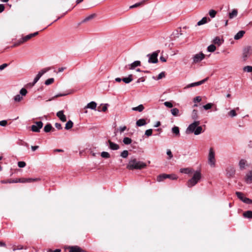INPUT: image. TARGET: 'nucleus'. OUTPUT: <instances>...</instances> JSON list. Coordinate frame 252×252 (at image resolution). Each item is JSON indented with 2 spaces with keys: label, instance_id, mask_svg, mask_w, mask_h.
I'll return each instance as SVG.
<instances>
[{
  "label": "nucleus",
  "instance_id": "nucleus-59",
  "mask_svg": "<svg viewBox=\"0 0 252 252\" xmlns=\"http://www.w3.org/2000/svg\"><path fill=\"white\" fill-rule=\"evenodd\" d=\"M7 122L6 120H2L0 121V126H5L7 125Z\"/></svg>",
  "mask_w": 252,
  "mask_h": 252
},
{
  "label": "nucleus",
  "instance_id": "nucleus-2",
  "mask_svg": "<svg viewBox=\"0 0 252 252\" xmlns=\"http://www.w3.org/2000/svg\"><path fill=\"white\" fill-rule=\"evenodd\" d=\"M193 174L191 178L187 182L188 188H191L195 186L201 180L202 175L200 171L196 170L193 172Z\"/></svg>",
  "mask_w": 252,
  "mask_h": 252
},
{
  "label": "nucleus",
  "instance_id": "nucleus-11",
  "mask_svg": "<svg viewBox=\"0 0 252 252\" xmlns=\"http://www.w3.org/2000/svg\"><path fill=\"white\" fill-rule=\"evenodd\" d=\"M226 176L228 178H231L234 177L235 174V169L234 167L232 166L228 167L226 170Z\"/></svg>",
  "mask_w": 252,
  "mask_h": 252
},
{
  "label": "nucleus",
  "instance_id": "nucleus-46",
  "mask_svg": "<svg viewBox=\"0 0 252 252\" xmlns=\"http://www.w3.org/2000/svg\"><path fill=\"white\" fill-rule=\"evenodd\" d=\"M213 104L211 103H207V104L203 105V107L205 110H208L212 108Z\"/></svg>",
  "mask_w": 252,
  "mask_h": 252
},
{
  "label": "nucleus",
  "instance_id": "nucleus-22",
  "mask_svg": "<svg viewBox=\"0 0 252 252\" xmlns=\"http://www.w3.org/2000/svg\"><path fill=\"white\" fill-rule=\"evenodd\" d=\"M246 182L247 183H251L252 182V171H250L246 177Z\"/></svg>",
  "mask_w": 252,
  "mask_h": 252
},
{
  "label": "nucleus",
  "instance_id": "nucleus-49",
  "mask_svg": "<svg viewBox=\"0 0 252 252\" xmlns=\"http://www.w3.org/2000/svg\"><path fill=\"white\" fill-rule=\"evenodd\" d=\"M40 179L39 178H27V183H31L32 182H35L39 181Z\"/></svg>",
  "mask_w": 252,
  "mask_h": 252
},
{
  "label": "nucleus",
  "instance_id": "nucleus-14",
  "mask_svg": "<svg viewBox=\"0 0 252 252\" xmlns=\"http://www.w3.org/2000/svg\"><path fill=\"white\" fill-rule=\"evenodd\" d=\"M108 143H109V148L112 150H117L120 148V146L118 144L112 142L110 140L108 141Z\"/></svg>",
  "mask_w": 252,
  "mask_h": 252
},
{
  "label": "nucleus",
  "instance_id": "nucleus-60",
  "mask_svg": "<svg viewBox=\"0 0 252 252\" xmlns=\"http://www.w3.org/2000/svg\"><path fill=\"white\" fill-rule=\"evenodd\" d=\"M107 109V107L106 105H105L102 106L101 109H100L99 108H98V111L105 112L106 111Z\"/></svg>",
  "mask_w": 252,
  "mask_h": 252
},
{
  "label": "nucleus",
  "instance_id": "nucleus-27",
  "mask_svg": "<svg viewBox=\"0 0 252 252\" xmlns=\"http://www.w3.org/2000/svg\"><path fill=\"white\" fill-rule=\"evenodd\" d=\"M144 109V107L142 104H140L137 107H132V110L135 111L142 112Z\"/></svg>",
  "mask_w": 252,
  "mask_h": 252
},
{
  "label": "nucleus",
  "instance_id": "nucleus-3",
  "mask_svg": "<svg viewBox=\"0 0 252 252\" xmlns=\"http://www.w3.org/2000/svg\"><path fill=\"white\" fill-rule=\"evenodd\" d=\"M215 157V151L213 148H210L208 155V163L212 167H214L215 166L216 160Z\"/></svg>",
  "mask_w": 252,
  "mask_h": 252
},
{
  "label": "nucleus",
  "instance_id": "nucleus-53",
  "mask_svg": "<svg viewBox=\"0 0 252 252\" xmlns=\"http://www.w3.org/2000/svg\"><path fill=\"white\" fill-rule=\"evenodd\" d=\"M26 162L24 161H19L18 162V166L20 168H23L26 166Z\"/></svg>",
  "mask_w": 252,
  "mask_h": 252
},
{
  "label": "nucleus",
  "instance_id": "nucleus-42",
  "mask_svg": "<svg viewBox=\"0 0 252 252\" xmlns=\"http://www.w3.org/2000/svg\"><path fill=\"white\" fill-rule=\"evenodd\" d=\"M101 156L103 158H110V154L107 152H102L101 153Z\"/></svg>",
  "mask_w": 252,
  "mask_h": 252
},
{
  "label": "nucleus",
  "instance_id": "nucleus-17",
  "mask_svg": "<svg viewBox=\"0 0 252 252\" xmlns=\"http://www.w3.org/2000/svg\"><path fill=\"white\" fill-rule=\"evenodd\" d=\"M180 171L182 173H184V174H189L194 172L193 170L191 168H181V169H180Z\"/></svg>",
  "mask_w": 252,
  "mask_h": 252
},
{
  "label": "nucleus",
  "instance_id": "nucleus-57",
  "mask_svg": "<svg viewBox=\"0 0 252 252\" xmlns=\"http://www.w3.org/2000/svg\"><path fill=\"white\" fill-rule=\"evenodd\" d=\"M164 76H165L164 72H162L160 73L158 75V77H157V80L161 79V78H163V77H164Z\"/></svg>",
  "mask_w": 252,
  "mask_h": 252
},
{
  "label": "nucleus",
  "instance_id": "nucleus-44",
  "mask_svg": "<svg viewBox=\"0 0 252 252\" xmlns=\"http://www.w3.org/2000/svg\"><path fill=\"white\" fill-rule=\"evenodd\" d=\"M228 115L231 117H235L237 115V113L234 109L231 110L229 113Z\"/></svg>",
  "mask_w": 252,
  "mask_h": 252
},
{
  "label": "nucleus",
  "instance_id": "nucleus-55",
  "mask_svg": "<svg viewBox=\"0 0 252 252\" xmlns=\"http://www.w3.org/2000/svg\"><path fill=\"white\" fill-rule=\"evenodd\" d=\"M166 154L168 156V159H171V158H172L173 155L170 150H167Z\"/></svg>",
  "mask_w": 252,
  "mask_h": 252
},
{
  "label": "nucleus",
  "instance_id": "nucleus-21",
  "mask_svg": "<svg viewBox=\"0 0 252 252\" xmlns=\"http://www.w3.org/2000/svg\"><path fill=\"white\" fill-rule=\"evenodd\" d=\"M136 124L138 126H141L146 125V122L144 119H140L136 121Z\"/></svg>",
  "mask_w": 252,
  "mask_h": 252
},
{
  "label": "nucleus",
  "instance_id": "nucleus-51",
  "mask_svg": "<svg viewBox=\"0 0 252 252\" xmlns=\"http://www.w3.org/2000/svg\"><path fill=\"white\" fill-rule=\"evenodd\" d=\"M20 94L23 95V96H25L26 95V94H27V91L26 89L25 88H22L20 91Z\"/></svg>",
  "mask_w": 252,
  "mask_h": 252
},
{
  "label": "nucleus",
  "instance_id": "nucleus-62",
  "mask_svg": "<svg viewBox=\"0 0 252 252\" xmlns=\"http://www.w3.org/2000/svg\"><path fill=\"white\" fill-rule=\"evenodd\" d=\"M126 129V126H121L119 129V131L120 132V133H122L123 132H124Z\"/></svg>",
  "mask_w": 252,
  "mask_h": 252
},
{
  "label": "nucleus",
  "instance_id": "nucleus-16",
  "mask_svg": "<svg viewBox=\"0 0 252 252\" xmlns=\"http://www.w3.org/2000/svg\"><path fill=\"white\" fill-rule=\"evenodd\" d=\"M57 116L60 119L61 121L64 122L66 121V116L63 114V111H59L57 113Z\"/></svg>",
  "mask_w": 252,
  "mask_h": 252
},
{
  "label": "nucleus",
  "instance_id": "nucleus-23",
  "mask_svg": "<svg viewBox=\"0 0 252 252\" xmlns=\"http://www.w3.org/2000/svg\"><path fill=\"white\" fill-rule=\"evenodd\" d=\"M168 177H169V175H168V174H160L158 176L157 181L158 182H161L163 180H164V179L168 178Z\"/></svg>",
  "mask_w": 252,
  "mask_h": 252
},
{
  "label": "nucleus",
  "instance_id": "nucleus-15",
  "mask_svg": "<svg viewBox=\"0 0 252 252\" xmlns=\"http://www.w3.org/2000/svg\"><path fill=\"white\" fill-rule=\"evenodd\" d=\"M248 165L247 161L245 159H241L239 162V166L240 170H244Z\"/></svg>",
  "mask_w": 252,
  "mask_h": 252
},
{
  "label": "nucleus",
  "instance_id": "nucleus-18",
  "mask_svg": "<svg viewBox=\"0 0 252 252\" xmlns=\"http://www.w3.org/2000/svg\"><path fill=\"white\" fill-rule=\"evenodd\" d=\"M96 107V103L94 101H92L89 103L85 107V108H89L92 110H95Z\"/></svg>",
  "mask_w": 252,
  "mask_h": 252
},
{
  "label": "nucleus",
  "instance_id": "nucleus-47",
  "mask_svg": "<svg viewBox=\"0 0 252 252\" xmlns=\"http://www.w3.org/2000/svg\"><path fill=\"white\" fill-rule=\"evenodd\" d=\"M244 70L245 71H246L248 72H252V66H246L244 67Z\"/></svg>",
  "mask_w": 252,
  "mask_h": 252
},
{
  "label": "nucleus",
  "instance_id": "nucleus-10",
  "mask_svg": "<svg viewBox=\"0 0 252 252\" xmlns=\"http://www.w3.org/2000/svg\"><path fill=\"white\" fill-rule=\"evenodd\" d=\"M38 34V32H35L33 33H31V34L26 35L25 36L23 37L19 40V44L23 43L25 42H26L27 41L30 39L32 37L37 35Z\"/></svg>",
  "mask_w": 252,
  "mask_h": 252
},
{
  "label": "nucleus",
  "instance_id": "nucleus-31",
  "mask_svg": "<svg viewBox=\"0 0 252 252\" xmlns=\"http://www.w3.org/2000/svg\"><path fill=\"white\" fill-rule=\"evenodd\" d=\"M202 132V127L201 126H197L196 128L194 134L196 135H199Z\"/></svg>",
  "mask_w": 252,
  "mask_h": 252
},
{
  "label": "nucleus",
  "instance_id": "nucleus-58",
  "mask_svg": "<svg viewBox=\"0 0 252 252\" xmlns=\"http://www.w3.org/2000/svg\"><path fill=\"white\" fill-rule=\"evenodd\" d=\"M201 101V98L200 96H196L193 99V101L194 102H200Z\"/></svg>",
  "mask_w": 252,
  "mask_h": 252
},
{
  "label": "nucleus",
  "instance_id": "nucleus-29",
  "mask_svg": "<svg viewBox=\"0 0 252 252\" xmlns=\"http://www.w3.org/2000/svg\"><path fill=\"white\" fill-rule=\"evenodd\" d=\"M172 132L175 134L176 136L179 135L180 130L178 126H174L172 128Z\"/></svg>",
  "mask_w": 252,
  "mask_h": 252
},
{
  "label": "nucleus",
  "instance_id": "nucleus-7",
  "mask_svg": "<svg viewBox=\"0 0 252 252\" xmlns=\"http://www.w3.org/2000/svg\"><path fill=\"white\" fill-rule=\"evenodd\" d=\"M50 69L49 67L45 68L40 71L37 74L36 77L34 78V80L32 83V86H34L35 84L39 80L40 77L46 72L49 71Z\"/></svg>",
  "mask_w": 252,
  "mask_h": 252
},
{
  "label": "nucleus",
  "instance_id": "nucleus-4",
  "mask_svg": "<svg viewBox=\"0 0 252 252\" xmlns=\"http://www.w3.org/2000/svg\"><path fill=\"white\" fill-rule=\"evenodd\" d=\"M159 52V50H158L153 52L152 54H148L147 57H149L148 63H158V56Z\"/></svg>",
  "mask_w": 252,
  "mask_h": 252
},
{
  "label": "nucleus",
  "instance_id": "nucleus-33",
  "mask_svg": "<svg viewBox=\"0 0 252 252\" xmlns=\"http://www.w3.org/2000/svg\"><path fill=\"white\" fill-rule=\"evenodd\" d=\"M171 112L174 116H178L179 115V110L178 108H174L171 110Z\"/></svg>",
  "mask_w": 252,
  "mask_h": 252
},
{
  "label": "nucleus",
  "instance_id": "nucleus-52",
  "mask_svg": "<svg viewBox=\"0 0 252 252\" xmlns=\"http://www.w3.org/2000/svg\"><path fill=\"white\" fill-rule=\"evenodd\" d=\"M164 105L168 108H172L173 107L172 103L170 101H165L164 103Z\"/></svg>",
  "mask_w": 252,
  "mask_h": 252
},
{
  "label": "nucleus",
  "instance_id": "nucleus-13",
  "mask_svg": "<svg viewBox=\"0 0 252 252\" xmlns=\"http://www.w3.org/2000/svg\"><path fill=\"white\" fill-rule=\"evenodd\" d=\"M250 50L251 47L249 46L246 47L243 49V58L244 60H246L249 56Z\"/></svg>",
  "mask_w": 252,
  "mask_h": 252
},
{
  "label": "nucleus",
  "instance_id": "nucleus-25",
  "mask_svg": "<svg viewBox=\"0 0 252 252\" xmlns=\"http://www.w3.org/2000/svg\"><path fill=\"white\" fill-rule=\"evenodd\" d=\"M208 20L209 21H210V19L209 18H207L206 17H203L201 20L197 22V25L201 26L202 25L205 24L207 23Z\"/></svg>",
  "mask_w": 252,
  "mask_h": 252
},
{
  "label": "nucleus",
  "instance_id": "nucleus-50",
  "mask_svg": "<svg viewBox=\"0 0 252 252\" xmlns=\"http://www.w3.org/2000/svg\"><path fill=\"white\" fill-rule=\"evenodd\" d=\"M168 175H169L168 178H169L172 180H177L178 179L177 176L175 174H168Z\"/></svg>",
  "mask_w": 252,
  "mask_h": 252
},
{
  "label": "nucleus",
  "instance_id": "nucleus-20",
  "mask_svg": "<svg viewBox=\"0 0 252 252\" xmlns=\"http://www.w3.org/2000/svg\"><path fill=\"white\" fill-rule=\"evenodd\" d=\"M245 33V32L244 31H240L236 33V34L234 36V38L235 40L240 39L243 36Z\"/></svg>",
  "mask_w": 252,
  "mask_h": 252
},
{
  "label": "nucleus",
  "instance_id": "nucleus-35",
  "mask_svg": "<svg viewBox=\"0 0 252 252\" xmlns=\"http://www.w3.org/2000/svg\"><path fill=\"white\" fill-rule=\"evenodd\" d=\"M216 49V46L214 44H211L209 45L207 48V50L210 52H213Z\"/></svg>",
  "mask_w": 252,
  "mask_h": 252
},
{
  "label": "nucleus",
  "instance_id": "nucleus-37",
  "mask_svg": "<svg viewBox=\"0 0 252 252\" xmlns=\"http://www.w3.org/2000/svg\"><path fill=\"white\" fill-rule=\"evenodd\" d=\"M1 183L2 184H6V183H18L17 179L15 180H9L7 181H1Z\"/></svg>",
  "mask_w": 252,
  "mask_h": 252
},
{
  "label": "nucleus",
  "instance_id": "nucleus-41",
  "mask_svg": "<svg viewBox=\"0 0 252 252\" xmlns=\"http://www.w3.org/2000/svg\"><path fill=\"white\" fill-rule=\"evenodd\" d=\"M54 81V79L53 78H49V79H48L47 80H46L45 82V84L46 85H49L50 84H51L52 83H53Z\"/></svg>",
  "mask_w": 252,
  "mask_h": 252
},
{
  "label": "nucleus",
  "instance_id": "nucleus-28",
  "mask_svg": "<svg viewBox=\"0 0 252 252\" xmlns=\"http://www.w3.org/2000/svg\"><path fill=\"white\" fill-rule=\"evenodd\" d=\"M243 216L246 218L252 219V211H247L243 213Z\"/></svg>",
  "mask_w": 252,
  "mask_h": 252
},
{
  "label": "nucleus",
  "instance_id": "nucleus-30",
  "mask_svg": "<svg viewBox=\"0 0 252 252\" xmlns=\"http://www.w3.org/2000/svg\"><path fill=\"white\" fill-rule=\"evenodd\" d=\"M122 80L126 84H128L132 81V75H129L128 77L123 78Z\"/></svg>",
  "mask_w": 252,
  "mask_h": 252
},
{
  "label": "nucleus",
  "instance_id": "nucleus-56",
  "mask_svg": "<svg viewBox=\"0 0 252 252\" xmlns=\"http://www.w3.org/2000/svg\"><path fill=\"white\" fill-rule=\"evenodd\" d=\"M27 178H20V179H17V181H18V183H27Z\"/></svg>",
  "mask_w": 252,
  "mask_h": 252
},
{
  "label": "nucleus",
  "instance_id": "nucleus-43",
  "mask_svg": "<svg viewBox=\"0 0 252 252\" xmlns=\"http://www.w3.org/2000/svg\"><path fill=\"white\" fill-rule=\"evenodd\" d=\"M209 15L211 18H214L216 16L217 12L214 10H211L209 12Z\"/></svg>",
  "mask_w": 252,
  "mask_h": 252
},
{
  "label": "nucleus",
  "instance_id": "nucleus-34",
  "mask_svg": "<svg viewBox=\"0 0 252 252\" xmlns=\"http://www.w3.org/2000/svg\"><path fill=\"white\" fill-rule=\"evenodd\" d=\"M69 252H81V250L78 247H72L69 250Z\"/></svg>",
  "mask_w": 252,
  "mask_h": 252
},
{
  "label": "nucleus",
  "instance_id": "nucleus-1",
  "mask_svg": "<svg viewBox=\"0 0 252 252\" xmlns=\"http://www.w3.org/2000/svg\"><path fill=\"white\" fill-rule=\"evenodd\" d=\"M146 166L145 163L139 161L135 158H131L126 165V168L129 170L141 169Z\"/></svg>",
  "mask_w": 252,
  "mask_h": 252
},
{
  "label": "nucleus",
  "instance_id": "nucleus-32",
  "mask_svg": "<svg viewBox=\"0 0 252 252\" xmlns=\"http://www.w3.org/2000/svg\"><path fill=\"white\" fill-rule=\"evenodd\" d=\"M73 125V122L69 120L66 123V124L65 125V128L67 130H68L72 127Z\"/></svg>",
  "mask_w": 252,
  "mask_h": 252
},
{
  "label": "nucleus",
  "instance_id": "nucleus-6",
  "mask_svg": "<svg viewBox=\"0 0 252 252\" xmlns=\"http://www.w3.org/2000/svg\"><path fill=\"white\" fill-rule=\"evenodd\" d=\"M236 194L237 197L242 200L243 202L247 204H252V200L244 196V194L242 192L237 191Z\"/></svg>",
  "mask_w": 252,
  "mask_h": 252
},
{
  "label": "nucleus",
  "instance_id": "nucleus-8",
  "mask_svg": "<svg viewBox=\"0 0 252 252\" xmlns=\"http://www.w3.org/2000/svg\"><path fill=\"white\" fill-rule=\"evenodd\" d=\"M42 126L43 123L41 121L36 122H35V125L32 126L31 129L33 132H39Z\"/></svg>",
  "mask_w": 252,
  "mask_h": 252
},
{
  "label": "nucleus",
  "instance_id": "nucleus-45",
  "mask_svg": "<svg viewBox=\"0 0 252 252\" xmlns=\"http://www.w3.org/2000/svg\"><path fill=\"white\" fill-rule=\"evenodd\" d=\"M153 130L152 129H149L145 131V135L148 137L152 135Z\"/></svg>",
  "mask_w": 252,
  "mask_h": 252
},
{
  "label": "nucleus",
  "instance_id": "nucleus-63",
  "mask_svg": "<svg viewBox=\"0 0 252 252\" xmlns=\"http://www.w3.org/2000/svg\"><path fill=\"white\" fill-rule=\"evenodd\" d=\"M8 66L7 63H3L0 65V70H2Z\"/></svg>",
  "mask_w": 252,
  "mask_h": 252
},
{
  "label": "nucleus",
  "instance_id": "nucleus-39",
  "mask_svg": "<svg viewBox=\"0 0 252 252\" xmlns=\"http://www.w3.org/2000/svg\"><path fill=\"white\" fill-rule=\"evenodd\" d=\"M191 116H192V119L194 120H196L197 119V118H198L197 111L196 110L194 109L192 111Z\"/></svg>",
  "mask_w": 252,
  "mask_h": 252
},
{
  "label": "nucleus",
  "instance_id": "nucleus-36",
  "mask_svg": "<svg viewBox=\"0 0 252 252\" xmlns=\"http://www.w3.org/2000/svg\"><path fill=\"white\" fill-rule=\"evenodd\" d=\"M132 142L131 139L129 137H125L123 139V142L126 145L130 144Z\"/></svg>",
  "mask_w": 252,
  "mask_h": 252
},
{
  "label": "nucleus",
  "instance_id": "nucleus-26",
  "mask_svg": "<svg viewBox=\"0 0 252 252\" xmlns=\"http://www.w3.org/2000/svg\"><path fill=\"white\" fill-rule=\"evenodd\" d=\"M237 10L236 9H233L232 11L229 13V18L230 19H233L237 15Z\"/></svg>",
  "mask_w": 252,
  "mask_h": 252
},
{
  "label": "nucleus",
  "instance_id": "nucleus-40",
  "mask_svg": "<svg viewBox=\"0 0 252 252\" xmlns=\"http://www.w3.org/2000/svg\"><path fill=\"white\" fill-rule=\"evenodd\" d=\"M128 155V152L127 150L123 151L121 154V156L123 158H126Z\"/></svg>",
  "mask_w": 252,
  "mask_h": 252
},
{
  "label": "nucleus",
  "instance_id": "nucleus-38",
  "mask_svg": "<svg viewBox=\"0 0 252 252\" xmlns=\"http://www.w3.org/2000/svg\"><path fill=\"white\" fill-rule=\"evenodd\" d=\"M213 42L214 44L220 45L221 44L220 38L218 36L216 37L213 40Z\"/></svg>",
  "mask_w": 252,
  "mask_h": 252
},
{
  "label": "nucleus",
  "instance_id": "nucleus-19",
  "mask_svg": "<svg viewBox=\"0 0 252 252\" xmlns=\"http://www.w3.org/2000/svg\"><path fill=\"white\" fill-rule=\"evenodd\" d=\"M140 64H141V62L140 61H135L129 65V69H133L134 68H135L136 67L140 66Z\"/></svg>",
  "mask_w": 252,
  "mask_h": 252
},
{
  "label": "nucleus",
  "instance_id": "nucleus-54",
  "mask_svg": "<svg viewBox=\"0 0 252 252\" xmlns=\"http://www.w3.org/2000/svg\"><path fill=\"white\" fill-rule=\"evenodd\" d=\"M143 3V2H138V3H136L131 6H130V8H135V7H137L140 5H141V4H142Z\"/></svg>",
  "mask_w": 252,
  "mask_h": 252
},
{
  "label": "nucleus",
  "instance_id": "nucleus-9",
  "mask_svg": "<svg viewBox=\"0 0 252 252\" xmlns=\"http://www.w3.org/2000/svg\"><path fill=\"white\" fill-rule=\"evenodd\" d=\"M205 58V55L202 53H200L199 54H196L194 55L193 57V63H197L200 62Z\"/></svg>",
  "mask_w": 252,
  "mask_h": 252
},
{
  "label": "nucleus",
  "instance_id": "nucleus-12",
  "mask_svg": "<svg viewBox=\"0 0 252 252\" xmlns=\"http://www.w3.org/2000/svg\"><path fill=\"white\" fill-rule=\"evenodd\" d=\"M208 78H206L205 79H203L200 81L189 84L187 86L186 88H189L194 87L195 86L201 85L203 84V83H204L208 80Z\"/></svg>",
  "mask_w": 252,
  "mask_h": 252
},
{
  "label": "nucleus",
  "instance_id": "nucleus-24",
  "mask_svg": "<svg viewBox=\"0 0 252 252\" xmlns=\"http://www.w3.org/2000/svg\"><path fill=\"white\" fill-rule=\"evenodd\" d=\"M51 130H52L53 131L55 130V129L54 128H53L51 124H47L44 127V131L45 132H50Z\"/></svg>",
  "mask_w": 252,
  "mask_h": 252
},
{
  "label": "nucleus",
  "instance_id": "nucleus-5",
  "mask_svg": "<svg viewBox=\"0 0 252 252\" xmlns=\"http://www.w3.org/2000/svg\"><path fill=\"white\" fill-rule=\"evenodd\" d=\"M200 124L199 121H195L193 123L191 124L189 126L188 128L186 129V133L187 134H189L191 133H193L195 131L196 127L199 126Z\"/></svg>",
  "mask_w": 252,
  "mask_h": 252
},
{
  "label": "nucleus",
  "instance_id": "nucleus-61",
  "mask_svg": "<svg viewBox=\"0 0 252 252\" xmlns=\"http://www.w3.org/2000/svg\"><path fill=\"white\" fill-rule=\"evenodd\" d=\"M55 127L58 129H62V125L60 123H56L55 125Z\"/></svg>",
  "mask_w": 252,
  "mask_h": 252
},
{
  "label": "nucleus",
  "instance_id": "nucleus-48",
  "mask_svg": "<svg viewBox=\"0 0 252 252\" xmlns=\"http://www.w3.org/2000/svg\"><path fill=\"white\" fill-rule=\"evenodd\" d=\"M22 99V97L20 94H17L14 97V100L17 102L20 101Z\"/></svg>",
  "mask_w": 252,
  "mask_h": 252
},
{
  "label": "nucleus",
  "instance_id": "nucleus-64",
  "mask_svg": "<svg viewBox=\"0 0 252 252\" xmlns=\"http://www.w3.org/2000/svg\"><path fill=\"white\" fill-rule=\"evenodd\" d=\"M94 17V15H90L89 16L86 17L84 20V22H86V21H89L91 19H92Z\"/></svg>",
  "mask_w": 252,
  "mask_h": 252
}]
</instances>
